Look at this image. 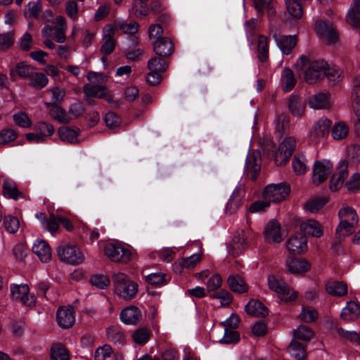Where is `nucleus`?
<instances>
[{
  "label": "nucleus",
  "instance_id": "nucleus-1",
  "mask_svg": "<svg viewBox=\"0 0 360 360\" xmlns=\"http://www.w3.org/2000/svg\"><path fill=\"white\" fill-rule=\"evenodd\" d=\"M339 224L335 231V236L340 240L352 234L359 224V217L356 210L349 206H343L338 212Z\"/></svg>",
  "mask_w": 360,
  "mask_h": 360
},
{
  "label": "nucleus",
  "instance_id": "nucleus-2",
  "mask_svg": "<svg viewBox=\"0 0 360 360\" xmlns=\"http://www.w3.org/2000/svg\"><path fill=\"white\" fill-rule=\"evenodd\" d=\"M295 148L296 141L295 138L288 136L282 141L277 149H276V146L272 141H267L264 150L269 155H272L276 165L282 166L289 160Z\"/></svg>",
  "mask_w": 360,
  "mask_h": 360
},
{
  "label": "nucleus",
  "instance_id": "nucleus-3",
  "mask_svg": "<svg viewBox=\"0 0 360 360\" xmlns=\"http://www.w3.org/2000/svg\"><path fill=\"white\" fill-rule=\"evenodd\" d=\"M112 283L115 293L125 300H131L137 294L138 283L131 281L124 273L114 274Z\"/></svg>",
  "mask_w": 360,
  "mask_h": 360
},
{
  "label": "nucleus",
  "instance_id": "nucleus-4",
  "mask_svg": "<svg viewBox=\"0 0 360 360\" xmlns=\"http://www.w3.org/2000/svg\"><path fill=\"white\" fill-rule=\"evenodd\" d=\"M269 288L278 295L284 302H292L297 299L298 293L290 288L278 276L269 275L267 278Z\"/></svg>",
  "mask_w": 360,
  "mask_h": 360
},
{
  "label": "nucleus",
  "instance_id": "nucleus-5",
  "mask_svg": "<svg viewBox=\"0 0 360 360\" xmlns=\"http://www.w3.org/2000/svg\"><path fill=\"white\" fill-rule=\"evenodd\" d=\"M60 260L68 264L78 265L84 261V256L77 245L61 243L57 248Z\"/></svg>",
  "mask_w": 360,
  "mask_h": 360
},
{
  "label": "nucleus",
  "instance_id": "nucleus-6",
  "mask_svg": "<svg viewBox=\"0 0 360 360\" xmlns=\"http://www.w3.org/2000/svg\"><path fill=\"white\" fill-rule=\"evenodd\" d=\"M332 121L326 117L316 120L308 132L309 140L314 143H319L326 139L330 132Z\"/></svg>",
  "mask_w": 360,
  "mask_h": 360
},
{
  "label": "nucleus",
  "instance_id": "nucleus-7",
  "mask_svg": "<svg viewBox=\"0 0 360 360\" xmlns=\"http://www.w3.org/2000/svg\"><path fill=\"white\" fill-rule=\"evenodd\" d=\"M290 188L285 183L269 184L262 193V198L271 202H280L284 200L290 194Z\"/></svg>",
  "mask_w": 360,
  "mask_h": 360
},
{
  "label": "nucleus",
  "instance_id": "nucleus-8",
  "mask_svg": "<svg viewBox=\"0 0 360 360\" xmlns=\"http://www.w3.org/2000/svg\"><path fill=\"white\" fill-rule=\"evenodd\" d=\"M315 30L319 37L328 44H334L338 39V32L330 21L318 20L316 22Z\"/></svg>",
  "mask_w": 360,
  "mask_h": 360
},
{
  "label": "nucleus",
  "instance_id": "nucleus-9",
  "mask_svg": "<svg viewBox=\"0 0 360 360\" xmlns=\"http://www.w3.org/2000/svg\"><path fill=\"white\" fill-rule=\"evenodd\" d=\"M105 255L115 262L127 263L132 259V254L129 250L113 244H108L105 247Z\"/></svg>",
  "mask_w": 360,
  "mask_h": 360
},
{
  "label": "nucleus",
  "instance_id": "nucleus-10",
  "mask_svg": "<svg viewBox=\"0 0 360 360\" xmlns=\"http://www.w3.org/2000/svg\"><path fill=\"white\" fill-rule=\"evenodd\" d=\"M327 68V62L318 60L311 62L305 71V81L309 84H314L324 77V71Z\"/></svg>",
  "mask_w": 360,
  "mask_h": 360
},
{
  "label": "nucleus",
  "instance_id": "nucleus-11",
  "mask_svg": "<svg viewBox=\"0 0 360 360\" xmlns=\"http://www.w3.org/2000/svg\"><path fill=\"white\" fill-rule=\"evenodd\" d=\"M333 169V164L328 160L316 161L313 168L312 180L314 184L319 185L326 181Z\"/></svg>",
  "mask_w": 360,
  "mask_h": 360
},
{
  "label": "nucleus",
  "instance_id": "nucleus-12",
  "mask_svg": "<svg viewBox=\"0 0 360 360\" xmlns=\"http://www.w3.org/2000/svg\"><path fill=\"white\" fill-rule=\"evenodd\" d=\"M27 285H15L11 287V296L15 300L22 302L24 305L33 306L36 302L34 295L29 294Z\"/></svg>",
  "mask_w": 360,
  "mask_h": 360
},
{
  "label": "nucleus",
  "instance_id": "nucleus-13",
  "mask_svg": "<svg viewBox=\"0 0 360 360\" xmlns=\"http://www.w3.org/2000/svg\"><path fill=\"white\" fill-rule=\"evenodd\" d=\"M286 248L292 255H301L307 251V240L304 236L297 233L290 237L286 243Z\"/></svg>",
  "mask_w": 360,
  "mask_h": 360
},
{
  "label": "nucleus",
  "instance_id": "nucleus-14",
  "mask_svg": "<svg viewBox=\"0 0 360 360\" xmlns=\"http://www.w3.org/2000/svg\"><path fill=\"white\" fill-rule=\"evenodd\" d=\"M261 155L258 151L248 154L245 165V172L252 180H255L261 169Z\"/></svg>",
  "mask_w": 360,
  "mask_h": 360
},
{
  "label": "nucleus",
  "instance_id": "nucleus-15",
  "mask_svg": "<svg viewBox=\"0 0 360 360\" xmlns=\"http://www.w3.org/2000/svg\"><path fill=\"white\" fill-rule=\"evenodd\" d=\"M265 240L269 243H280L283 240L281 224L276 220H271L266 226Z\"/></svg>",
  "mask_w": 360,
  "mask_h": 360
},
{
  "label": "nucleus",
  "instance_id": "nucleus-16",
  "mask_svg": "<svg viewBox=\"0 0 360 360\" xmlns=\"http://www.w3.org/2000/svg\"><path fill=\"white\" fill-rule=\"evenodd\" d=\"M58 326L64 329L71 328L75 321L73 308L70 307H60L56 314Z\"/></svg>",
  "mask_w": 360,
  "mask_h": 360
},
{
  "label": "nucleus",
  "instance_id": "nucleus-17",
  "mask_svg": "<svg viewBox=\"0 0 360 360\" xmlns=\"http://www.w3.org/2000/svg\"><path fill=\"white\" fill-rule=\"evenodd\" d=\"M83 91L87 97L104 98L108 103L112 102L113 100L112 95L107 91L105 86L103 85L86 84L83 86Z\"/></svg>",
  "mask_w": 360,
  "mask_h": 360
},
{
  "label": "nucleus",
  "instance_id": "nucleus-18",
  "mask_svg": "<svg viewBox=\"0 0 360 360\" xmlns=\"http://www.w3.org/2000/svg\"><path fill=\"white\" fill-rule=\"evenodd\" d=\"M347 169L348 165L345 161L340 163L337 173L332 176L330 181L329 186L331 191H335L342 186L344 181L348 176Z\"/></svg>",
  "mask_w": 360,
  "mask_h": 360
},
{
  "label": "nucleus",
  "instance_id": "nucleus-19",
  "mask_svg": "<svg viewBox=\"0 0 360 360\" xmlns=\"http://www.w3.org/2000/svg\"><path fill=\"white\" fill-rule=\"evenodd\" d=\"M104 43L101 47V52L104 56L110 55L113 52L115 47V41L113 39L115 35L114 28L111 25H107L103 30Z\"/></svg>",
  "mask_w": 360,
  "mask_h": 360
},
{
  "label": "nucleus",
  "instance_id": "nucleus-20",
  "mask_svg": "<svg viewBox=\"0 0 360 360\" xmlns=\"http://www.w3.org/2000/svg\"><path fill=\"white\" fill-rule=\"evenodd\" d=\"M248 248L246 243V237L243 231L237 232L233 236L232 241L229 245V252L236 257L240 255Z\"/></svg>",
  "mask_w": 360,
  "mask_h": 360
},
{
  "label": "nucleus",
  "instance_id": "nucleus-21",
  "mask_svg": "<svg viewBox=\"0 0 360 360\" xmlns=\"http://www.w3.org/2000/svg\"><path fill=\"white\" fill-rule=\"evenodd\" d=\"M245 196V190L242 186L237 187L231 195L226 207V212L230 214L236 213L241 207Z\"/></svg>",
  "mask_w": 360,
  "mask_h": 360
},
{
  "label": "nucleus",
  "instance_id": "nucleus-22",
  "mask_svg": "<svg viewBox=\"0 0 360 360\" xmlns=\"http://www.w3.org/2000/svg\"><path fill=\"white\" fill-rule=\"evenodd\" d=\"M115 25V27L120 29L123 33L131 35L130 40L132 46H136L138 45V38L133 36L139 31V25L138 22L134 20H131L129 22L122 20H116Z\"/></svg>",
  "mask_w": 360,
  "mask_h": 360
},
{
  "label": "nucleus",
  "instance_id": "nucleus-23",
  "mask_svg": "<svg viewBox=\"0 0 360 360\" xmlns=\"http://www.w3.org/2000/svg\"><path fill=\"white\" fill-rule=\"evenodd\" d=\"M142 318L140 309L135 306L124 308L120 313V319L128 325H136Z\"/></svg>",
  "mask_w": 360,
  "mask_h": 360
},
{
  "label": "nucleus",
  "instance_id": "nucleus-24",
  "mask_svg": "<svg viewBox=\"0 0 360 360\" xmlns=\"http://www.w3.org/2000/svg\"><path fill=\"white\" fill-rule=\"evenodd\" d=\"M330 94L326 92H320L311 96L308 103L309 106L314 110H324L330 107Z\"/></svg>",
  "mask_w": 360,
  "mask_h": 360
},
{
  "label": "nucleus",
  "instance_id": "nucleus-25",
  "mask_svg": "<svg viewBox=\"0 0 360 360\" xmlns=\"http://www.w3.org/2000/svg\"><path fill=\"white\" fill-rule=\"evenodd\" d=\"M273 38L276 40L277 45L284 54H289L297 43L295 36L283 35L279 37L276 32L273 33Z\"/></svg>",
  "mask_w": 360,
  "mask_h": 360
},
{
  "label": "nucleus",
  "instance_id": "nucleus-26",
  "mask_svg": "<svg viewBox=\"0 0 360 360\" xmlns=\"http://www.w3.org/2000/svg\"><path fill=\"white\" fill-rule=\"evenodd\" d=\"M286 268L292 274H302L310 269V264L304 259L290 258L286 260Z\"/></svg>",
  "mask_w": 360,
  "mask_h": 360
},
{
  "label": "nucleus",
  "instance_id": "nucleus-27",
  "mask_svg": "<svg viewBox=\"0 0 360 360\" xmlns=\"http://www.w3.org/2000/svg\"><path fill=\"white\" fill-rule=\"evenodd\" d=\"M32 251L42 262H48L51 259V248L44 240L36 241L33 245Z\"/></svg>",
  "mask_w": 360,
  "mask_h": 360
},
{
  "label": "nucleus",
  "instance_id": "nucleus-28",
  "mask_svg": "<svg viewBox=\"0 0 360 360\" xmlns=\"http://www.w3.org/2000/svg\"><path fill=\"white\" fill-rule=\"evenodd\" d=\"M300 229L305 235L319 238L323 235V227L314 219H308L300 224Z\"/></svg>",
  "mask_w": 360,
  "mask_h": 360
},
{
  "label": "nucleus",
  "instance_id": "nucleus-29",
  "mask_svg": "<svg viewBox=\"0 0 360 360\" xmlns=\"http://www.w3.org/2000/svg\"><path fill=\"white\" fill-rule=\"evenodd\" d=\"M360 316V304L354 301L347 302L342 309L341 317L347 321H354Z\"/></svg>",
  "mask_w": 360,
  "mask_h": 360
},
{
  "label": "nucleus",
  "instance_id": "nucleus-30",
  "mask_svg": "<svg viewBox=\"0 0 360 360\" xmlns=\"http://www.w3.org/2000/svg\"><path fill=\"white\" fill-rule=\"evenodd\" d=\"M331 136L335 141L345 139L349 133V127L343 121H338L333 125L331 124Z\"/></svg>",
  "mask_w": 360,
  "mask_h": 360
},
{
  "label": "nucleus",
  "instance_id": "nucleus-31",
  "mask_svg": "<svg viewBox=\"0 0 360 360\" xmlns=\"http://www.w3.org/2000/svg\"><path fill=\"white\" fill-rule=\"evenodd\" d=\"M230 289L237 293L248 292V285L243 278L238 274L230 275L227 280Z\"/></svg>",
  "mask_w": 360,
  "mask_h": 360
},
{
  "label": "nucleus",
  "instance_id": "nucleus-32",
  "mask_svg": "<svg viewBox=\"0 0 360 360\" xmlns=\"http://www.w3.org/2000/svg\"><path fill=\"white\" fill-rule=\"evenodd\" d=\"M246 312L254 316L264 317L269 314L268 309L259 301L251 300L245 306Z\"/></svg>",
  "mask_w": 360,
  "mask_h": 360
},
{
  "label": "nucleus",
  "instance_id": "nucleus-33",
  "mask_svg": "<svg viewBox=\"0 0 360 360\" xmlns=\"http://www.w3.org/2000/svg\"><path fill=\"white\" fill-rule=\"evenodd\" d=\"M326 292L337 297H342L347 293V285L343 282L330 281L326 284Z\"/></svg>",
  "mask_w": 360,
  "mask_h": 360
},
{
  "label": "nucleus",
  "instance_id": "nucleus-34",
  "mask_svg": "<svg viewBox=\"0 0 360 360\" xmlns=\"http://www.w3.org/2000/svg\"><path fill=\"white\" fill-rule=\"evenodd\" d=\"M347 22L354 28H360V5L353 4L346 15Z\"/></svg>",
  "mask_w": 360,
  "mask_h": 360
},
{
  "label": "nucleus",
  "instance_id": "nucleus-35",
  "mask_svg": "<svg viewBox=\"0 0 360 360\" xmlns=\"http://www.w3.org/2000/svg\"><path fill=\"white\" fill-rule=\"evenodd\" d=\"M2 188L4 195L7 198L18 200V198L23 197L22 193L18 191L15 183L11 180H4Z\"/></svg>",
  "mask_w": 360,
  "mask_h": 360
},
{
  "label": "nucleus",
  "instance_id": "nucleus-36",
  "mask_svg": "<svg viewBox=\"0 0 360 360\" xmlns=\"http://www.w3.org/2000/svg\"><path fill=\"white\" fill-rule=\"evenodd\" d=\"M288 352L296 360H304L307 353L304 347L297 341L292 340L288 346Z\"/></svg>",
  "mask_w": 360,
  "mask_h": 360
},
{
  "label": "nucleus",
  "instance_id": "nucleus-37",
  "mask_svg": "<svg viewBox=\"0 0 360 360\" xmlns=\"http://www.w3.org/2000/svg\"><path fill=\"white\" fill-rule=\"evenodd\" d=\"M288 108L291 112H302L305 110L306 103L300 96L293 94L288 98Z\"/></svg>",
  "mask_w": 360,
  "mask_h": 360
},
{
  "label": "nucleus",
  "instance_id": "nucleus-38",
  "mask_svg": "<svg viewBox=\"0 0 360 360\" xmlns=\"http://www.w3.org/2000/svg\"><path fill=\"white\" fill-rule=\"evenodd\" d=\"M107 338L115 344L123 345L125 342V335L117 326H110L106 330Z\"/></svg>",
  "mask_w": 360,
  "mask_h": 360
},
{
  "label": "nucleus",
  "instance_id": "nucleus-39",
  "mask_svg": "<svg viewBox=\"0 0 360 360\" xmlns=\"http://www.w3.org/2000/svg\"><path fill=\"white\" fill-rule=\"evenodd\" d=\"M281 86L284 91L287 92L292 89L296 80L292 71L290 68H285L281 74Z\"/></svg>",
  "mask_w": 360,
  "mask_h": 360
},
{
  "label": "nucleus",
  "instance_id": "nucleus-40",
  "mask_svg": "<svg viewBox=\"0 0 360 360\" xmlns=\"http://www.w3.org/2000/svg\"><path fill=\"white\" fill-rule=\"evenodd\" d=\"M293 339L296 341L302 340L309 342L313 337L314 333L311 329L305 325H300L292 332Z\"/></svg>",
  "mask_w": 360,
  "mask_h": 360
},
{
  "label": "nucleus",
  "instance_id": "nucleus-41",
  "mask_svg": "<svg viewBox=\"0 0 360 360\" xmlns=\"http://www.w3.org/2000/svg\"><path fill=\"white\" fill-rule=\"evenodd\" d=\"M257 57L259 61L263 63L269 58V41L264 35H259L258 37Z\"/></svg>",
  "mask_w": 360,
  "mask_h": 360
},
{
  "label": "nucleus",
  "instance_id": "nucleus-42",
  "mask_svg": "<svg viewBox=\"0 0 360 360\" xmlns=\"http://www.w3.org/2000/svg\"><path fill=\"white\" fill-rule=\"evenodd\" d=\"M351 106L354 112H360V77L354 80L352 90Z\"/></svg>",
  "mask_w": 360,
  "mask_h": 360
},
{
  "label": "nucleus",
  "instance_id": "nucleus-43",
  "mask_svg": "<svg viewBox=\"0 0 360 360\" xmlns=\"http://www.w3.org/2000/svg\"><path fill=\"white\" fill-rule=\"evenodd\" d=\"M58 133L61 141L70 143H75L77 140L79 130H74L67 127H62L58 129Z\"/></svg>",
  "mask_w": 360,
  "mask_h": 360
},
{
  "label": "nucleus",
  "instance_id": "nucleus-44",
  "mask_svg": "<svg viewBox=\"0 0 360 360\" xmlns=\"http://www.w3.org/2000/svg\"><path fill=\"white\" fill-rule=\"evenodd\" d=\"M150 336V330L146 327H142L134 331L132 340L136 344L143 345L149 340Z\"/></svg>",
  "mask_w": 360,
  "mask_h": 360
},
{
  "label": "nucleus",
  "instance_id": "nucleus-45",
  "mask_svg": "<svg viewBox=\"0 0 360 360\" xmlns=\"http://www.w3.org/2000/svg\"><path fill=\"white\" fill-rule=\"evenodd\" d=\"M51 360H70L68 349L62 344H55L51 347Z\"/></svg>",
  "mask_w": 360,
  "mask_h": 360
},
{
  "label": "nucleus",
  "instance_id": "nucleus-46",
  "mask_svg": "<svg viewBox=\"0 0 360 360\" xmlns=\"http://www.w3.org/2000/svg\"><path fill=\"white\" fill-rule=\"evenodd\" d=\"M292 165L293 171L298 175L304 174L308 169L307 159L302 154H298L294 157Z\"/></svg>",
  "mask_w": 360,
  "mask_h": 360
},
{
  "label": "nucleus",
  "instance_id": "nucleus-47",
  "mask_svg": "<svg viewBox=\"0 0 360 360\" xmlns=\"http://www.w3.org/2000/svg\"><path fill=\"white\" fill-rule=\"evenodd\" d=\"M162 345V360H177V352L159 337V346Z\"/></svg>",
  "mask_w": 360,
  "mask_h": 360
},
{
  "label": "nucleus",
  "instance_id": "nucleus-48",
  "mask_svg": "<svg viewBox=\"0 0 360 360\" xmlns=\"http://www.w3.org/2000/svg\"><path fill=\"white\" fill-rule=\"evenodd\" d=\"M174 52V45L167 37H159V56L167 57Z\"/></svg>",
  "mask_w": 360,
  "mask_h": 360
},
{
  "label": "nucleus",
  "instance_id": "nucleus-49",
  "mask_svg": "<svg viewBox=\"0 0 360 360\" xmlns=\"http://www.w3.org/2000/svg\"><path fill=\"white\" fill-rule=\"evenodd\" d=\"M319 314L317 311L309 306H303L302 311L299 314V318L304 322L311 323L315 321L318 319Z\"/></svg>",
  "mask_w": 360,
  "mask_h": 360
},
{
  "label": "nucleus",
  "instance_id": "nucleus-50",
  "mask_svg": "<svg viewBox=\"0 0 360 360\" xmlns=\"http://www.w3.org/2000/svg\"><path fill=\"white\" fill-rule=\"evenodd\" d=\"M48 84V79L42 72H34L33 71L30 77V85L36 89H41Z\"/></svg>",
  "mask_w": 360,
  "mask_h": 360
},
{
  "label": "nucleus",
  "instance_id": "nucleus-51",
  "mask_svg": "<svg viewBox=\"0 0 360 360\" xmlns=\"http://www.w3.org/2000/svg\"><path fill=\"white\" fill-rule=\"evenodd\" d=\"M288 13L295 18H300L302 15V7L297 0H285Z\"/></svg>",
  "mask_w": 360,
  "mask_h": 360
},
{
  "label": "nucleus",
  "instance_id": "nucleus-52",
  "mask_svg": "<svg viewBox=\"0 0 360 360\" xmlns=\"http://www.w3.org/2000/svg\"><path fill=\"white\" fill-rule=\"evenodd\" d=\"M50 91L52 94L51 104L53 105L55 112H63V109L57 104L63 100L65 91L59 87H54Z\"/></svg>",
  "mask_w": 360,
  "mask_h": 360
},
{
  "label": "nucleus",
  "instance_id": "nucleus-53",
  "mask_svg": "<svg viewBox=\"0 0 360 360\" xmlns=\"http://www.w3.org/2000/svg\"><path fill=\"white\" fill-rule=\"evenodd\" d=\"M4 226L10 233H15L20 228V221L16 217L12 215L5 216Z\"/></svg>",
  "mask_w": 360,
  "mask_h": 360
},
{
  "label": "nucleus",
  "instance_id": "nucleus-54",
  "mask_svg": "<svg viewBox=\"0 0 360 360\" xmlns=\"http://www.w3.org/2000/svg\"><path fill=\"white\" fill-rule=\"evenodd\" d=\"M90 283L99 289H105L110 284V278L105 275L95 274L91 276Z\"/></svg>",
  "mask_w": 360,
  "mask_h": 360
},
{
  "label": "nucleus",
  "instance_id": "nucleus-55",
  "mask_svg": "<svg viewBox=\"0 0 360 360\" xmlns=\"http://www.w3.org/2000/svg\"><path fill=\"white\" fill-rule=\"evenodd\" d=\"M239 340L240 335L236 330L226 328L224 335L219 342L223 344H233L238 342Z\"/></svg>",
  "mask_w": 360,
  "mask_h": 360
},
{
  "label": "nucleus",
  "instance_id": "nucleus-56",
  "mask_svg": "<svg viewBox=\"0 0 360 360\" xmlns=\"http://www.w3.org/2000/svg\"><path fill=\"white\" fill-rule=\"evenodd\" d=\"M14 32H8L0 34V50L6 51L14 44Z\"/></svg>",
  "mask_w": 360,
  "mask_h": 360
},
{
  "label": "nucleus",
  "instance_id": "nucleus-57",
  "mask_svg": "<svg viewBox=\"0 0 360 360\" xmlns=\"http://www.w3.org/2000/svg\"><path fill=\"white\" fill-rule=\"evenodd\" d=\"M326 203L327 199L326 198H315L306 202L305 208L311 212H315L322 208Z\"/></svg>",
  "mask_w": 360,
  "mask_h": 360
},
{
  "label": "nucleus",
  "instance_id": "nucleus-58",
  "mask_svg": "<svg viewBox=\"0 0 360 360\" xmlns=\"http://www.w3.org/2000/svg\"><path fill=\"white\" fill-rule=\"evenodd\" d=\"M202 253H196L183 259L180 264L185 268L192 269L195 267L202 259Z\"/></svg>",
  "mask_w": 360,
  "mask_h": 360
},
{
  "label": "nucleus",
  "instance_id": "nucleus-59",
  "mask_svg": "<svg viewBox=\"0 0 360 360\" xmlns=\"http://www.w3.org/2000/svg\"><path fill=\"white\" fill-rule=\"evenodd\" d=\"M132 11L135 16L139 18L148 15L150 10L148 7L147 4H141L139 1H134Z\"/></svg>",
  "mask_w": 360,
  "mask_h": 360
},
{
  "label": "nucleus",
  "instance_id": "nucleus-60",
  "mask_svg": "<svg viewBox=\"0 0 360 360\" xmlns=\"http://www.w3.org/2000/svg\"><path fill=\"white\" fill-rule=\"evenodd\" d=\"M15 70L18 75L23 78H30L34 71L33 68L25 62L18 63L15 67Z\"/></svg>",
  "mask_w": 360,
  "mask_h": 360
},
{
  "label": "nucleus",
  "instance_id": "nucleus-61",
  "mask_svg": "<svg viewBox=\"0 0 360 360\" xmlns=\"http://www.w3.org/2000/svg\"><path fill=\"white\" fill-rule=\"evenodd\" d=\"M41 11V6L39 3H35L33 5L29 4L25 9L24 15L26 18H38Z\"/></svg>",
  "mask_w": 360,
  "mask_h": 360
},
{
  "label": "nucleus",
  "instance_id": "nucleus-62",
  "mask_svg": "<svg viewBox=\"0 0 360 360\" xmlns=\"http://www.w3.org/2000/svg\"><path fill=\"white\" fill-rule=\"evenodd\" d=\"M210 297L213 299L219 300L221 306H226L229 304L232 301V297L231 294L224 290L216 292L213 293Z\"/></svg>",
  "mask_w": 360,
  "mask_h": 360
},
{
  "label": "nucleus",
  "instance_id": "nucleus-63",
  "mask_svg": "<svg viewBox=\"0 0 360 360\" xmlns=\"http://www.w3.org/2000/svg\"><path fill=\"white\" fill-rule=\"evenodd\" d=\"M222 279L219 274H215L209 278L206 283L207 290L210 292L217 290L221 287Z\"/></svg>",
  "mask_w": 360,
  "mask_h": 360
},
{
  "label": "nucleus",
  "instance_id": "nucleus-64",
  "mask_svg": "<svg viewBox=\"0 0 360 360\" xmlns=\"http://www.w3.org/2000/svg\"><path fill=\"white\" fill-rule=\"evenodd\" d=\"M112 353V349L109 345H104L97 348L95 352V360H105Z\"/></svg>",
  "mask_w": 360,
  "mask_h": 360
}]
</instances>
